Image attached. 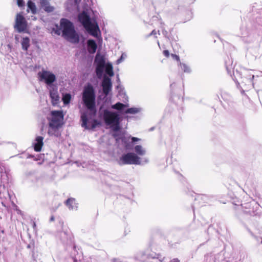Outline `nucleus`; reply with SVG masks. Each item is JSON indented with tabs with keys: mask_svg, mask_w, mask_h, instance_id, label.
Listing matches in <instances>:
<instances>
[{
	"mask_svg": "<svg viewBox=\"0 0 262 262\" xmlns=\"http://www.w3.org/2000/svg\"><path fill=\"white\" fill-rule=\"evenodd\" d=\"M147 158H140L134 152H129L122 156L118 163L120 165L125 164L143 165L148 163Z\"/></svg>",
	"mask_w": 262,
	"mask_h": 262,
	"instance_id": "5",
	"label": "nucleus"
},
{
	"mask_svg": "<svg viewBox=\"0 0 262 262\" xmlns=\"http://www.w3.org/2000/svg\"><path fill=\"white\" fill-rule=\"evenodd\" d=\"M41 7L48 13L52 12L54 10V8L50 6L48 2L46 1H42L41 2Z\"/></svg>",
	"mask_w": 262,
	"mask_h": 262,
	"instance_id": "16",
	"label": "nucleus"
},
{
	"mask_svg": "<svg viewBox=\"0 0 262 262\" xmlns=\"http://www.w3.org/2000/svg\"><path fill=\"white\" fill-rule=\"evenodd\" d=\"M51 118L49 120L48 134L58 137L60 135L59 128L63 124V114L60 111H53L51 112Z\"/></svg>",
	"mask_w": 262,
	"mask_h": 262,
	"instance_id": "4",
	"label": "nucleus"
},
{
	"mask_svg": "<svg viewBox=\"0 0 262 262\" xmlns=\"http://www.w3.org/2000/svg\"><path fill=\"white\" fill-rule=\"evenodd\" d=\"M97 46L96 42L92 39H89L88 41V50L90 53H94L97 49Z\"/></svg>",
	"mask_w": 262,
	"mask_h": 262,
	"instance_id": "14",
	"label": "nucleus"
},
{
	"mask_svg": "<svg viewBox=\"0 0 262 262\" xmlns=\"http://www.w3.org/2000/svg\"><path fill=\"white\" fill-rule=\"evenodd\" d=\"M225 66L228 74H231L232 73H233L235 64L233 63V61L232 59L228 58L225 61Z\"/></svg>",
	"mask_w": 262,
	"mask_h": 262,
	"instance_id": "15",
	"label": "nucleus"
},
{
	"mask_svg": "<svg viewBox=\"0 0 262 262\" xmlns=\"http://www.w3.org/2000/svg\"><path fill=\"white\" fill-rule=\"evenodd\" d=\"M124 56H125V55H124V54H122L121 56V57L118 59L117 60V63L118 64L120 63V62H121V61H122V60L124 58Z\"/></svg>",
	"mask_w": 262,
	"mask_h": 262,
	"instance_id": "28",
	"label": "nucleus"
},
{
	"mask_svg": "<svg viewBox=\"0 0 262 262\" xmlns=\"http://www.w3.org/2000/svg\"><path fill=\"white\" fill-rule=\"evenodd\" d=\"M179 69H181L184 73H189L191 72L190 67L185 63L179 62Z\"/></svg>",
	"mask_w": 262,
	"mask_h": 262,
	"instance_id": "23",
	"label": "nucleus"
},
{
	"mask_svg": "<svg viewBox=\"0 0 262 262\" xmlns=\"http://www.w3.org/2000/svg\"><path fill=\"white\" fill-rule=\"evenodd\" d=\"M62 101L64 104H66V94H62Z\"/></svg>",
	"mask_w": 262,
	"mask_h": 262,
	"instance_id": "32",
	"label": "nucleus"
},
{
	"mask_svg": "<svg viewBox=\"0 0 262 262\" xmlns=\"http://www.w3.org/2000/svg\"><path fill=\"white\" fill-rule=\"evenodd\" d=\"M261 243H262V240H261Z\"/></svg>",
	"mask_w": 262,
	"mask_h": 262,
	"instance_id": "40",
	"label": "nucleus"
},
{
	"mask_svg": "<svg viewBox=\"0 0 262 262\" xmlns=\"http://www.w3.org/2000/svg\"><path fill=\"white\" fill-rule=\"evenodd\" d=\"M158 34L159 35L160 34V33H159V31H158V32H157L155 30H152V31L148 35V36H151V35H154L156 37H157V36H156L157 34Z\"/></svg>",
	"mask_w": 262,
	"mask_h": 262,
	"instance_id": "27",
	"label": "nucleus"
},
{
	"mask_svg": "<svg viewBox=\"0 0 262 262\" xmlns=\"http://www.w3.org/2000/svg\"><path fill=\"white\" fill-rule=\"evenodd\" d=\"M105 66H96V74L98 77L100 78L103 74L104 68Z\"/></svg>",
	"mask_w": 262,
	"mask_h": 262,
	"instance_id": "25",
	"label": "nucleus"
},
{
	"mask_svg": "<svg viewBox=\"0 0 262 262\" xmlns=\"http://www.w3.org/2000/svg\"><path fill=\"white\" fill-rule=\"evenodd\" d=\"M71 95L70 94H67V104L69 103Z\"/></svg>",
	"mask_w": 262,
	"mask_h": 262,
	"instance_id": "29",
	"label": "nucleus"
},
{
	"mask_svg": "<svg viewBox=\"0 0 262 262\" xmlns=\"http://www.w3.org/2000/svg\"><path fill=\"white\" fill-rule=\"evenodd\" d=\"M95 63L96 66H105V60L103 56L97 54L95 58Z\"/></svg>",
	"mask_w": 262,
	"mask_h": 262,
	"instance_id": "21",
	"label": "nucleus"
},
{
	"mask_svg": "<svg viewBox=\"0 0 262 262\" xmlns=\"http://www.w3.org/2000/svg\"><path fill=\"white\" fill-rule=\"evenodd\" d=\"M27 6L28 8L27 10L28 12L30 10L31 13L33 14H35L37 13L36 5L35 3L32 2L31 0L28 2Z\"/></svg>",
	"mask_w": 262,
	"mask_h": 262,
	"instance_id": "18",
	"label": "nucleus"
},
{
	"mask_svg": "<svg viewBox=\"0 0 262 262\" xmlns=\"http://www.w3.org/2000/svg\"><path fill=\"white\" fill-rule=\"evenodd\" d=\"M134 150L136 155L139 156H143L146 154V150L141 145H136L134 147Z\"/></svg>",
	"mask_w": 262,
	"mask_h": 262,
	"instance_id": "20",
	"label": "nucleus"
},
{
	"mask_svg": "<svg viewBox=\"0 0 262 262\" xmlns=\"http://www.w3.org/2000/svg\"><path fill=\"white\" fill-rule=\"evenodd\" d=\"M49 30L53 35H60L62 34V36L66 37V18H63L60 20V26L55 24Z\"/></svg>",
	"mask_w": 262,
	"mask_h": 262,
	"instance_id": "8",
	"label": "nucleus"
},
{
	"mask_svg": "<svg viewBox=\"0 0 262 262\" xmlns=\"http://www.w3.org/2000/svg\"><path fill=\"white\" fill-rule=\"evenodd\" d=\"M50 97L52 99V105L54 106L57 105L59 102V97L56 89L50 91Z\"/></svg>",
	"mask_w": 262,
	"mask_h": 262,
	"instance_id": "13",
	"label": "nucleus"
},
{
	"mask_svg": "<svg viewBox=\"0 0 262 262\" xmlns=\"http://www.w3.org/2000/svg\"><path fill=\"white\" fill-rule=\"evenodd\" d=\"M67 39H69L70 41L74 43L78 42L79 41V36L76 32L71 28L72 26V23L67 20Z\"/></svg>",
	"mask_w": 262,
	"mask_h": 262,
	"instance_id": "10",
	"label": "nucleus"
},
{
	"mask_svg": "<svg viewBox=\"0 0 262 262\" xmlns=\"http://www.w3.org/2000/svg\"><path fill=\"white\" fill-rule=\"evenodd\" d=\"M157 43H158V46H160V43H159V41H158Z\"/></svg>",
	"mask_w": 262,
	"mask_h": 262,
	"instance_id": "38",
	"label": "nucleus"
},
{
	"mask_svg": "<svg viewBox=\"0 0 262 262\" xmlns=\"http://www.w3.org/2000/svg\"><path fill=\"white\" fill-rule=\"evenodd\" d=\"M250 70L246 69L245 72L247 73L246 74V78L247 79L248 82L252 85V86L253 87V80L254 78V75L253 74H250Z\"/></svg>",
	"mask_w": 262,
	"mask_h": 262,
	"instance_id": "22",
	"label": "nucleus"
},
{
	"mask_svg": "<svg viewBox=\"0 0 262 262\" xmlns=\"http://www.w3.org/2000/svg\"><path fill=\"white\" fill-rule=\"evenodd\" d=\"M14 27L19 33L27 32L28 23L26 18L21 13L16 14Z\"/></svg>",
	"mask_w": 262,
	"mask_h": 262,
	"instance_id": "6",
	"label": "nucleus"
},
{
	"mask_svg": "<svg viewBox=\"0 0 262 262\" xmlns=\"http://www.w3.org/2000/svg\"><path fill=\"white\" fill-rule=\"evenodd\" d=\"M99 117L114 131L117 132L120 129V116L117 112L103 110L99 111Z\"/></svg>",
	"mask_w": 262,
	"mask_h": 262,
	"instance_id": "3",
	"label": "nucleus"
},
{
	"mask_svg": "<svg viewBox=\"0 0 262 262\" xmlns=\"http://www.w3.org/2000/svg\"><path fill=\"white\" fill-rule=\"evenodd\" d=\"M163 54L166 56V57H168L169 56V52L168 50H164L163 51Z\"/></svg>",
	"mask_w": 262,
	"mask_h": 262,
	"instance_id": "31",
	"label": "nucleus"
},
{
	"mask_svg": "<svg viewBox=\"0 0 262 262\" xmlns=\"http://www.w3.org/2000/svg\"><path fill=\"white\" fill-rule=\"evenodd\" d=\"M132 142H137V141H140L141 139L140 138H138L137 137H132Z\"/></svg>",
	"mask_w": 262,
	"mask_h": 262,
	"instance_id": "30",
	"label": "nucleus"
},
{
	"mask_svg": "<svg viewBox=\"0 0 262 262\" xmlns=\"http://www.w3.org/2000/svg\"><path fill=\"white\" fill-rule=\"evenodd\" d=\"M173 56L174 57H176V59L177 60H178V61H180V58H179V57L178 56H177V55H173Z\"/></svg>",
	"mask_w": 262,
	"mask_h": 262,
	"instance_id": "33",
	"label": "nucleus"
},
{
	"mask_svg": "<svg viewBox=\"0 0 262 262\" xmlns=\"http://www.w3.org/2000/svg\"><path fill=\"white\" fill-rule=\"evenodd\" d=\"M75 2L77 4L78 0H75Z\"/></svg>",
	"mask_w": 262,
	"mask_h": 262,
	"instance_id": "39",
	"label": "nucleus"
},
{
	"mask_svg": "<svg viewBox=\"0 0 262 262\" xmlns=\"http://www.w3.org/2000/svg\"><path fill=\"white\" fill-rule=\"evenodd\" d=\"M36 227V224L35 222H33V227L35 228Z\"/></svg>",
	"mask_w": 262,
	"mask_h": 262,
	"instance_id": "37",
	"label": "nucleus"
},
{
	"mask_svg": "<svg viewBox=\"0 0 262 262\" xmlns=\"http://www.w3.org/2000/svg\"><path fill=\"white\" fill-rule=\"evenodd\" d=\"M50 221L51 222H53L54 221V216H52L51 217H50Z\"/></svg>",
	"mask_w": 262,
	"mask_h": 262,
	"instance_id": "34",
	"label": "nucleus"
},
{
	"mask_svg": "<svg viewBox=\"0 0 262 262\" xmlns=\"http://www.w3.org/2000/svg\"><path fill=\"white\" fill-rule=\"evenodd\" d=\"M78 19L90 35L99 38L100 31L98 23L95 18L90 17L89 10L86 9L80 13L78 15Z\"/></svg>",
	"mask_w": 262,
	"mask_h": 262,
	"instance_id": "2",
	"label": "nucleus"
},
{
	"mask_svg": "<svg viewBox=\"0 0 262 262\" xmlns=\"http://www.w3.org/2000/svg\"><path fill=\"white\" fill-rule=\"evenodd\" d=\"M163 33L164 34V35L166 36V34H167V32L166 31H163Z\"/></svg>",
	"mask_w": 262,
	"mask_h": 262,
	"instance_id": "36",
	"label": "nucleus"
},
{
	"mask_svg": "<svg viewBox=\"0 0 262 262\" xmlns=\"http://www.w3.org/2000/svg\"><path fill=\"white\" fill-rule=\"evenodd\" d=\"M67 206L70 210H76L77 209V204L73 198L69 199L67 200Z\"/></svg>",
	"mask_w": 262,
	"mask_h": 262,
	"instance_id": "17",
	"label": "nucleus"
},
{
	"mask_svg": "<svg viewBox=\"0 0 262 262\" xmlns=\"http://www.w3.org/2000/svg\"><path fill=\"white\" fill-rule=\"evenodd\" d=\"M95 98L93 87L91 84H88L84 87L82 93V101L87 110L81 114V126L85 129H93L100 124L95 119Z\"/></svg>",
	"mask_w": 262,
	"mask_h": 262,
	"instance_id": "1",
	"label": "nucleus"
},
{
	"mask_svg": "<svg viewBox=\"0 0 262 262\" xmlns=\"http://www.w3.org/2000/svg\"><path fill=\"white\" fill-rule=\"evenodd\" d=\"M129 106L128 103L122 104L118 102L114 105H112L111 108L113 109L120 111L121 112H123L125 114H135L140 112V109L136 107H132L127 108Z\"/></svg>",
	"mask_w": 262,
	"mask_h": 262,
	"instance_id": "7",
	"label": "nucleus"
},
{
	"mask_svg": "<svg viewBox=\"0 0 262 262\" xmlns=\"http://www.w3.org/2000/svg\"><path fill=\"white\" fill-rule=\"evenodd\" d=\"M17 1V4L18 7H23L25 6V2L23 0H16Z\"/></svg>",
	"mask_w": 262,
	"mask_h": 262,
	"instance_id": "26",
	"label": "nucleus"
},
{
	"mask_svg": "<svg viewBox=\"0 0 262 262\" xmlns=\"http://www.w3.org/2000/svg\"><path fill=\"white\" fill-rule=\"evenodd\" d=\"M43 138L41 136H37L35 139L36 143L34 146V150L39 152L40 151L43 145Z\"/></svg>",
	"mask_w": 262,
	"mask_h": 262,
	"instance_id": "12",
	"label": "nucleus"
},
{
	"mask_svg": "<svg viewBox=\"0 0 262 262\" xmlns=\"http://www.w3.org/2000/svg\"><path fill=\"white\" fill-rule=\"evenodd\" d=\"M22 49L27 51L30 47V39L28 37H24L21 40Z\"/></svg>",
	"mask_w": 262,
	"mask_h": 262,
	"instance_id": "19",
	"label": "nucleus"
},
{
	"mask_svg": "<svg viewBox=\"0 0 262 262\" xmlns=\"http://www.w3.org/2000/svg\"><path fill=\"white\" fill-rule=\"evenodd\" d=\"M38 76L40 81H45L48 85L52 84L56 79L55 75L54 74L43 70L38 73Z\"/></svg>",
	"mask_w": 262,
	"mask_h": 262,
	"instance_id": "9",
	"label": "nucleus"
},
{
	"mask_svg": "<svg viewBox=\"0 0 262 262\" xmlns=\"http://www.w3.org/2000/svg\"><path fill=\"white\" fill-rule=\"evenodd\" d=\"M160 25H161V26H160V27H161V28H163V25H164L162 21H160Z\"/></svg>",
	"mask_w": 262,
	"mask_h": 262,
	"instance_id": "35",
	"label": "nucleus"
},
{
	"mask_svg": "<svg viewBox=\"0 0 262 262\" xmlns=\"http://www.w3.org/2000/svg\"><path fill=\"white\" fill-rule=\"evenodd\" d=\"M105 72L111 77L114 76V74L113 70V66L111 63H107L106 64Z\"/></svg>",
	"mask_w": 262,
	"mask_h": 262,
	"instance_id": "24",
	"label": "nucleus"
},
{
	"mask_svg": "<svg viewBox=\"0 0 262 262\" xmlns=\"http://www.w3.org/2000/svg\"><path fill=\"white\" fill-rule=\"evenodd\" d=\"M103 93L107 95L112 90V84L110 78L104 76L102 82Z\"/></svg>",
	"mask_w": 262,
	"mask_h": 262,
	"instance_id": "11",
	"label": "nucleus"
}]
</instances>
